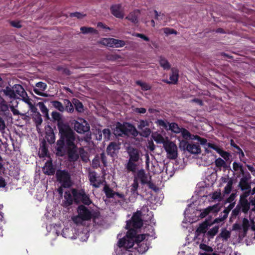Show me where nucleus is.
<instances>
[{
	"label": "nucleus",
	"instance_id": "nucleus-1",
	"mask_svg": "<svg viewBox=\"0 0 255 255\" xmlns=\"http://www.w3.org/2000/svg\"><path fill=\"white\" fill-rule=\"evenodd\" d=\"M58 128L59 133L66 139V145L69 148L68 156L70 160L71 161L77 160L79 158V155L76 151V146L74 142L75 140L74 132L66 124H59Z\"/></svg>",
	"mask_w": 255,
	"mask_h": 255
},
{
	"label": "nucleus",
	"instance_id": "nucleus-2",
	"mask_svg": "<svg viewBox=\"0 0 255 255\" xmlns=\"http://www.w3.org/2000/svg\"><path fill=\"white\" fill-rule=\"evenodd\" d=\"M136 232L134 229H129L127 233L126 237L120 239L118 242V246L120 248L124 247L127 249H129L133 247L134 244H139L149 236L147 234H141L136 236Z\"/></svg>",
	"mask_w": 255,
	"mask_h": 255
},
{
	"label": "nucleus",
	"instance_id": "nucleus-3",
	"mask_svg": "<svg viewBox=\"0 0 255 255\" xmlns=\"http://www.w3.org/2000/svg\"><path fill=\"white\" fill-rule=\"evenodd\" d=\"M77 212L78 215L72 218L73 222L77 225H82L84 221H89L92 218V212L84 205L79 206Z\"/></svg>",
	"mask_w": 255,
	"mask_h": 255
},
{
	"label": "nucleus",
	"instance_id": "nucleus-4",
	"mask_svg": "<svg viewBox=\"0 0 255 255\" xmlns=\"http://www.w3.org/2000/svg\"><path fill=\"white\" fill-rule=\"evenodd\" d=\"M72 193L74 200L76 203L81 201L84 204L88 205L92 203L89 196L86 194L83 190L72 189Z\"/></svg>",
	"mask_w": 255,
	"mask_h": 255
},
{
	"label": "nucleus",
	"instance_id": "nucleus-5",
	"mask_svg": "<svg viewBox=\"0 0 255 255\" xmlns=\"http://www.w3.org/2000/svg\"><path fill=\"white\" fill-rule=\"evenodd\" d=\"M166 153L167 157L170 159H175L178 156V148L175 143L167 140L163 146Z\"/></svg>",
	"mask_w": 255,
	"mask_h": 255
},
{
	"label": "nucleus",
	"instance_id": "nucleus-6",
	"mask_svg": "<svg viewBox=\"0 0 255 255\" xmlns=\"http://www.w3.org/2000/svg\"><path fill=\"white\" fill-rule=\"evenodd\" d=\"M141 213L140 211L136 212L132 216L131 219L127 221V229H134L140 228L143 224L141 219Z\"/></svg>",
	"mask_w": 255,
	"mask_h": 255
},
{
	"label": "nucleus",
	"instance_id": "nucleus-7",
	"mask_svg": "<svg viewBox=\"0 0 255 255\" xmlns=\"http://www.w3.org/2000/svg\"><path fill=\"white\" fill-rule=\"evenodd\" d=\"M222 207L223 205L220 203H218L212 206H209L201 211L199 217L201 218H204L210 214L216 215L218 212L221 211Z\"/></svg>",
	"mask_w": 255,
	"mask_h": 255
},
{
	"label": "nucleus",
	"instance_id": "nucleus-8",
	"mask_svg": "<svg viewBox=\"0 0 255 255\" xmlns=\"http://www.w3.org/2000/svg\"><path fill=\"white\" fill-rule=\"evenodd\" d=\"M57 180L64 187H69L71 185L70 176L68 172L64 170H58L56 172Z\"/></svg>",
	"mask_w": 255,
	"mask_h": 255
},
{
	"label": "nucleus",
	"instance_id": "nucleus-9",
	"mask_svg": "<svg viewBox=\"0 0 255 255\" xmlns=\"http://www.w3.org/2000/svg\"><path fill=\"white\" fill-rule=\"evenodd\" d=\"M180 146L183 147L184 150H186L189 152L193 154H198L201 153V150L199 144L194 143H189L185 140H182L180 142Z\"/></svg>",
	"mask_w": 255,
	"mask_h": 255
},
{
	"label": "nucleus",
	"instance_id": "nucleus-10",
	"mask_svg": "<svg viewBox=\"0 0 255 255\" xmlns=\"http://www.w3.org/2000/svg\"><path fill=\"white\" fill-rule=\"evenodd\" d=\"M81 121V122L75 121L74 124V128L77 132L84 133L90 130V126L85 120Z\"/></svg>",
	"mask_w": 255,
	"mask_h": 255
},
{
	"label": "nucleus",
	"instance_id": "nucleus-11",
	"mask_svg": "<svg viewBox=\"0 0 255 255\" xmlns=\"http://www.w3.org/2000/svg\"><path fill=\"white\" fill-rule=\"evenodd\" d=\"M134 177H136L137 180H140L141 184H147L150 188H152L150 185L151 184V177L145 173L144 170H138Z\"/></svg>",
	"mask_w": 255,
	"mask_h": 255
},
{
	"label": "nucleus",
	"instance_id": "nucleus-12",
	"mask_svg": "<svg viewBox=\"0 0 255 255\" xmlns=\"http://www.w3.org/2000/svg\"><path fill=\"white\" fill-rule=\"evenodd\" d=\"M251 178V176L248 172H247L240 179L239 183V187L241 188L242 191L246 189H251V184L249 183V181Z\"/></svg>",
	"mask_w": 255,
	"mask_h": 255
},
{
	"label": "nucleus",
	"instance_id": "nucleus-13",
	"mask_svg": "<svg viewBox=\"0 0 255 255\" xmlns=\"http://www.w3.org/2000/svg\"><path fill=\"white\" fill-rule=\"evenodd\" d=\"M88 178L91 185L95 188H98L101 184V181L98 179L97 173L95 171H89Z\"/></svg>",
	"mask_w": 255,
	"mask_h": 255
},
{
	"label": "nucleus",
	"instance_id": "nucleus-14",
	"mask_svg": "<svg viewBox=\"0 0 255 255\" xmlns=\"http://www.w3.org/2000/svg\"><path fill=\"white\" fill-rule=\"evenodd\" d=\"M242 227L245 235L250 227L253 231H255V222L253 220L250 221L247 218H244L243 220Z\"/></svg>",
	"mask_w": 255,
	"mask_h": 255
},
{
	"label": "nucleus",
	"instance_id": "nucleus-15",
	"mask_svg": "<svg viewBox=\"0 0 255 255\" xmlns=\"http://www.w3.org/2000/svg\"><path fill=\"white\" fill-rule=\"evenodd\" d=\"M124 135H132L136 136L137 134L135 128L131 124L126 123L123 124Z\"/></svg>",
	"mask_w": 255,
	"mask_h": 255
},
{
	"label": "nucleus",
	"instance_id": "nucleus-16",
	"mask_svg": "<svg viewBox=\"0 0 255 255\" xmlns=\"http://www.w3.org/2000/svg\"><path fill=\"white\" fill-rule=\"evenodd\" d=\"M172 74L170 76V81L167 80H163L162 81L167 84H175L177 83L179 77L178 70L175 68L171 69Z\"/></svg>",
	"mask_w": 255,
	"mask_h": 255
},
{
	"label": "nucleus",
	"instance_id": "nucleus-17",
	"mask_svg": "<svg viewBox=\"0 0 255 255\" xmlns=\"http://www.w3.org/2000/svg\"><path fill=\"white\" fill-rule=\"evenodd\" d=\"M112 13L116 17L123 18L124 16L123 9L121 5H113L111 8Z\"/></svg>",
	"mask_w": 255,
	"mask_h": 255
},
{
	"label": "nucleus",
	"instance_id": "nucleus-18",
	"mask_svg": "<svg viewBox=\"0 0 255 255\" xmlns=\"http://www.w3.org/2000/svg\"><path fill=\"white\" fill-rule=\"evenodd\" d=\"M64 199L62 202V206L64 207H67L73 203L74 197L72 191H66L64 194Z\"/></svg>",
	"mask_w": 255,
	"mask_h": 255
},
{
	"label": "nucleus",
	"instance_id": "nucleus-19",
	"mask_svg": "<svg viewBox=\"0 0 255 255\" xmlns=\"http://www.w3.org/2000/svg\"><path fill=\"white\" fill-rule=\"evenodd\" d=\"M47 85L45 83L39 82L36 84L35 87L33 89L34 93L38 95L46 96V94L43 93L46 89Z\"/></svg>",
	"mask_w": 255,
	"mask_h": 255
},
{
	"label": "nucleus",
	"instance_id": "nucleus-20",
	"mask_svg": "<svg viewBox=\"0 0 255 255\" xmlns=\"http://www.w3.org/2000/svg\"><path fill=\"white\" fill-rule=\"evenodd\" d=\"M128 153L129 156L128 160L138 161L140 157L139 151L135 148H129L128 149Z\"/></svg>",
	"mask_w": 255,
	"mask_h": 255
},
{
	"label": "nucleus",
	"instance_id": "nucleus-21",
	"mask_svg": "<svg viewBox=\"0 0 255 255\" xmlns=\"http://www.w3.org/2000/svg\"><path fill=\"white\" fill-rule=\"evenodd\" d=\"M120 149V145L116 142H112L108 146L107 152L108 154L113 156Z\"/></svg>",
	"mask_w": 255,
	"mask_h": 255
},
{
	"label": "nucleus",
	"instance_id": "nucleus-22",
	"mask_svg": "<svg viewBox=\"0 0 255 255\" xmlns=\"http://www.w3.org/2000/svg\"><path fill=\"white\" fill-rule=\"evenodd\" d=\"M228 215H227L226 211H223L221 213L219 217L216 218L214 221L211 223V225L219 224L222 225L228 218Z\"/></svg>",
	"mask_w": 255,
	"mask_h": 255
},
{
	"label": "nucleus",
	"instance_id": "nucleus-23",
	"mask_svg": "<svg viewBox=\"0 0 255 255\" xmlns=\"http://www.w3.org/2000/svg\"><path fill=\"white\" fill-rule=\"evenodd\" d=\"M45 139L50 144H52L55 141V135L53 129L47 126L46 128Z\"/></svg>",
	"mask_w": 255,
	"mask_h": 255
},
{
	"label": "nucleus",
	"instance_id": "nucleus-24",
	"mask_svg": "<svg viewBox=\"0 0 255 255\" xmlns=\"http://www.w3.org/2000/svg\"><path fill=\"white\" fill-rule=\"evenodd\" d=\"M11 101L9 104V107L14 115H19L20 113L18 110L16 109L18 105V102L17 101V99H10Z\"/></svg>",
	"mask_w": 255,
	"mask_h": 255
},
{
	"label": "nucleus",
	"instance_id": "nucleus-25",
	"mask_svg": "<svg viewBox=\"0 0 255 255\" xmlns=\"http://www.w3.org/2000/svg\"><path fill=\"white\" fill-rule=\"evenodd\" d=\"M13 88L16 94V99H17V96L20 97H23L24 96L26 95V92L21 85L15 84L13 86Z\"/></svg>",
	"mask_w": 255,
	"mask_h": 255
},
{
	"label": "nucleus",
	"instance_id": "nucleus-26",
	"mask_svg": "<svg viewBox=\"0 0 255 255\" xmlns=\"http://www.w3.org/2000/svg\"><path fill=\"white\" fill-rule=\"evenodd\" d=\"M43 172L47 175H53L55 172V168L53 167L51 161H47L43 168Z\"/></svg>",
	"mask_w": 255,
	"mask_h": 255
},
{
	"label": "nucleus",
	"instance_id": "nucleus-27",
	"mask_svg": "<svg viewBox=\"0 0 255 255\" xmlns=\"http://www.w3.org/2000/svg\"><path fill=\"white\" fill-rule=\"evenodd\" d=\"M1 92L3 93V94L10 99H16V94L13 90V87L11 88L7 86L5 89H2Z\"/></svg>",
	"mask_w": 255,
	"mask_h": 255
},
{
	"label": "nucleus",
	"instance_id": "nucleus-28",
	"mask_svg": "<svg viewBox=\"0 0 255 255\" xmlns=\"http://www.w3.org/2000/svg\"><path fill=\"white\" fill-rule=\"evenodd\" d=\"M242 211L244 213H247L250 208V203L248 200H243L239 201Z\"/></svg>",
	"mask_w": 255,
	"mask_h": 255
},
{
	"label": "nucleus",
	"instance_id": "nucleus-29",
	"mask_svg": "<svg viewBox=\"0 0 255 255\" xmlns=\"http://www.w3.org/2000/svg\"><path fill=\"white\" fill-rule=\"evenodd\" d=\"M113 132L116 136H122L124 135L123 124L118 123L114 129Z\"/></svg>",
	"mask_w": 255,
	"mask_h": 255
},
{
	"label": "nucleus",
	"instance_id": "nucleus-30",
	"mask_svg": "<svg viewBox=\"0 0 255 255\" xmlns=\"http://www.w3.org/2000/svg\"><path fill=\"white\" fill-rule=\"evenodd\" d=\"M207 221H205L201 224L197 229L196 232L199 234L205 233L207 232L208 227L212 226Z\"/></svg>",
	"mask_w": 255,
	"mask_h": 255
},
{
	"label": "nucleus",
	"instance_id": "nucleus-31",
	"mask_svg": "<svg viewBox=\"0 0 255 255\" xmlns=\"http://www.w3.org/2000/svg\"><path fill=\"white\" fill-rule=\"evenodd\" d=\"M138 13L139 12L137 11L131 12L126 17V19L130 21L132 23H136L138 22L137 16Z\"/></svg>",
	"mask_w": 255,
	"mask_h": 255
},
{
	"label": "nucleus",
	"instance_id": "nucleus-32",
	"mask_svg": "<svg viewBox=\"0 0 255 255\" xmlns=\"http://www.w3.org/2000/svg\"><path fill=\"white\" fill-rule=\"evenodd\" d=\"M223 180L224 182H227L226 186L224 188V193L225 194H229L232 189L233 181L231 179H228V181H226V178H224Z\"/></svg>",
	"mask_w": 255,
	"mask_h": 255
},
{
	"label": "nucleus",
	"instance_id": "nucleus-33",
	"mask_svg": "<svg viewBox=\"0 0 255 255\" xmlns=\"http://www.w3.org/2000/svg\"><path fill=\"white\" fill-rule=\"evenodd\" d=\"M231 232L224 228L222 229L219 236L222 238L223 240L227 241L231 237Z\"/></svg>",
	"mask_w": 255,
	"mask_h": 255
},
{
	"label": "nucleus",
	"instance_id": "nucleus-34",
	"mask_svg": "<svg viewBox=\"0 0 255 255\" xmlns=\"http://www.w3.org/2000/svg\"><path fill=\"white\" fill-rule=\"evenodd\" d=\"M153 138L157 143H162L163 146L164 145V143H166V141L168 140L167 138L166 140H165L164 138L159 133H154L153 135Z\"/></svg>",
	"mask_w": 255,
	"mask_h": 255
},
{
	"label": "nucleus",
	"instance_id": "nucleus-35",
	"mask_svg": "<svg viewBox=\"0 0 255 255\" xmlns=\"http://www.w3.org/2000/svg\"><path fill=\"white\" fill-rule=\"evenodd\" d=\"M159 64L165 70H168L171 67V66L167 60L163 57H160Z\"/></svg>",
	"mask_w": 255,
	"mask_h": 255
},
{
	"label": "nucleus",
	"instance_id": "nucleus-36",
	"mask_svg": "<svg viewBox=\"0 0 255 255\" xmlns=\"http://www.w3.org/2000/svg\"><path fill=\"white\" fill-rule=\"evenodd\" d=\"M135 161L128 160V162L126 165V168L127 170L129 171H131L132 172H134L136 171L137 164L134 162Z\"/></svg>",
	"mask_w": 255,
	"mask_h": 255
},
{
	"label": "nucleus",
	"instance_id": "nucleus-37",
	"mask_svg": "<svg viewBox=\"0 0 255 255\" xmlns=\"http://www.w3.org/2000/svg\"><path fill=\"white\" fill-rule=\"evenodd\" d=\"M73 103L75 106V108L78 112L82 113L84 111V108L83 104L77 99H74Z\"/></svg>",
	"mask_w": 255,
	"mask_h": 255
},
{
	"label": "nucleus",
	"instance_id": "nucleus-38",
	"mask_svg": "<svg viewBox=\"0 0 255 255\" xmlns=\"http://www.w3.org/2000/svg\"><path fill=\"white\" fill-rule=\"evenodd\" d=\"M181 128H180L177 124L172 123L169 124L168 129L170 130L175 133H178L180 132Z\"/></svg>",
	"mask_w": 255,
	"mask_h": 255
},
{
	"label": "nucleus",
	"instance_id": "nucleus-39",
	"mask_svg": "<svg viewBox=\"0 0 255 255\" xmlns=\"http://www.w3.org/2000/svg\"><path fill=\"white\" fill-rule=\"evenodd\" d=\"M104 191L108 198H113L115 195V192L107 185L104 186Z\"/></svg>",
	"mask_w": 255,
	"mask_h": 255
},
{
	"label": "nucleus",
	"instance_id": "nucleus-40",
	"mask_svg": "<svg viewBox=\"0 0 255 255\" xmlns=\"http://www.w3.org/2000/svg\"><path fill=\"white\" fill-rule=\"evenodd\" d=\"M137 250V251L140 253L143 254L148 250V246L144 243L137 244V247H135Z\"/></svg>",
	"mask_w": 255,
	"mask_h": 255
},
{
	"label": "nucleus",
	"instance_id": "nucleus-41",
	"mask_svg": "<svg viewBox=\"0 0 255 255\" xmlns=\"http://www.w3.org/2000/svg\"><path fill=\"white\" fill-rule=\"evenodd\" d=\"M32 119H33L37 127L40 125L42 122V119L39 113H36L35 114H33Z\"/></svg>",
	"mask_w": 255,
	"mask_h": 255
},
{
	"label": "nucleus",
	"instance_id": "nucleus-42",
	"mask_svg": "<svg viewBox=\"0 0 255 255\" xmlns=\"http://www.w3.org/2000/svg\"><path fill=\"white\" fill-rule=\"evenodd\" d=\"M138 188V183L136 177H134L133 182L131 186V192L133 194L138 195L137 189Z\"/></svg>",
	"mask_w": 255,
	"mask_h": 255
},
{
	"label": "nucleus",
	"instance_id": "nucleus-43",
	"mask_svg": "<svg viewBox=\"0 0 255 255\" xmlns=\"http://www.w3.org/2000/svg\"><path fill=\"white\" fill-rule=\"evenodd\" d=\"M79 153L80 156V157L81 159L85 162H87L89 161V158L88 156V153L86 152L83 148H80L79 149Z\"/></svg>",
	"mask_w": 255,
	"mask_h": 255
},
{
	"label": "nucleus",
	"instance_id": "nucleus-44",
	"mask_svg": "<svg viewBox=\"0 0 255 255\" xmlns=\"http://www.w3.org/2000/svg\"><path fill=\"white\" fill-rule=\"evenodd\" d=\"M136 84L139 86L143 91H147L151 88V86L149 84L141 81H136Z\"/></svg>",
	"mask_w": 255,
	"mask_h": 255
},
{
	"label": "nucleus",
	"instance_id": "nucleus-45",
	"mask_svg": "<svg viewBox=\"0 0 255 255\" xmlns=\"http://www.w3.org/2000/svg\"><path fill=\"white\" fill-rule=\"evenodd\" d=\"M210 196L211 197V198L213 200H217L218 201H221L222 200V197L221 196V190H219L218 191H216L211 194H210Z\"/></svg>",
	"mask_w": 255,
	"mask_h": 255
},
{
	"label": "nucleus",
	"instance_id": "nucleus-46",
	"mask_svg": "<svg viewBox=\"0 0 255 255\" xmlns=\"http://www.w3.org/2000/svg\"><path fill=\"white\" fill-rule=\"evenodd\" d=\"M113 38H103V39H102V40L101 41V43H102V44H103L105 46L112 47H113Z\"/></svg>",
	"mask_w": 255,
	"mask_h": 255
},
{
	"label": "nucleus",
	"instance_id": "nucleus-47",
	"mask_svg": "<svg viewBox=\"0 0 255 255\" xmlns=\"http://www.w3.org/2000/svg\"><path fill=\"white\" fill-rule=\"evenodd\" d=\"M45 141L44 140L40 145V147L39 148V154L40 156L44 157V156L46 155L47 154V150L45 147Z\"/></svg>",
	"mask_w": 255,
	"mask_h": 255
},
{
	"label": "nucleus",
	"instance_id": "nucleus-48",
	"mask_svg": "<svg viewBox=\"0 0 255 255\" xmlns=\"http://www.w3.org/2000/svg\"><path fill=\"white\" fill-rule=\"evenodd\" d=\"M52 105L55 108L57 109L60 112H63L65 110L63 104L59 101H53L52 102Z\"/></svg>",
	"mask_w": 255,
	"mask_h": 255
},
{
	"label": "nucleus",
	"instance_id": "nucleus-49",
	"mask_svg": "<svg viewBox=\"0 0 255 255\" xmlns=\"http://www.w3.org/2000/svg\"><path fill=\"white\" fill-rule=\"evenodd\" d=\"M64 104L65 105V110L68 112L72 113L74 111V108L72 104L68 100H64Z\"/></svg>",
	"mask_w": 255,
	"mask_h": 255
},
{
	"label": "nucleus",
	"instance_id": "nucleus-50",
	"mask_svg": "<svg viewBox=\"0 0 255 255\" xmlns=\"http://www.w3.org/2000/svg\"><path fill=\"white\" fill-rule=\"evenodd\" d=\"M113 47L115 46L116 47H122L126 45V42L121 40L113 38Z\"/></svg>",
	"mask_w": 255,
	"mask_h": 255
},
{
	"label": "nucleus",
	"instance_id": "nucleus-51",
	"mask_svg": "<svg viewBox=\"0 0 255 255\" xmlns=\"http://www.w3.org/2000/svg\"><path fill=\"white\" fill-rule=\"evenodd\" d=\"M60 134L61 138L57 142V150L59 151H61L62 150V149L63 148L64 145V140L66 141L65 138L62 136V134L61 133Z\"/></svg>",
	"mask_w": 255,
	"mask_h": 255
},
{
	"label": "nucleus",
	"instance_id": "nucleus-52",
	"mask_svg": "<svg viewBox=\"0 0 255 255\" xmlns=\"http://www.w3.org/2000/svg\"><path fill=\"white\" fill-rule=\"evenodd\" d=\"M80 30L83 34L89 33H96V30L92 27H87L83 26L80 28Z\"/></svg>",
	"mask_w": 255,
	"mask_h": 255
},
{
	"label": "nucleus",
	"instance_id": "nucleus-53",
	"mask_svg": "<svg viewBox=\"0 0 255 255\" xmlns=\"http://www.w3.org/2000/svg\"><path fill=\"white\" fill-rule=\"evenodd\" d=\"M156 124L159 127H162L165 129H168L169 124L168 123L162 120H158L156 122Z\"/></svg>",
	"mask_w": 255,
	"mask_h": 255
},
{
	"label": "nucleus",
	"instance_id": "nucleus-54",
	"mask_svg": "<svg viewBox=\"0 0 255 255\" xmlns=\"http://www.w3.org/2000/svg\"><path fill=\"white\" fill-rule=\"evenodd\" d=\"M41 112L46 116L48 115V110L45 105L42 102H39L37 104Z\"/></svg>",
	"mask_w": 255,
	"mask_h": 255
},
{
	"label": "nucleus",
	"instance_id": "nucleus-55",
	"mask_svg": "<svg viewBox=\"0 0 255 255\" xmlns=\"http://www.w3.org/2000/svg\"><path fill=\"white\" fill-rule=\"evenodd\" d=\"M161 30L166 35H168L170 34H177V32L174 29L170 28L169 27H165L161 29Z\"/></svg>",
	"mask_w": 255,
	"mask_h": 255
},
{
	"label": "nucleus",
	"instance_id": "nucleus-56",
	"mask_svg": "<svg viewBox=\"0 0 255 255\" xmlns=\"http://www.w3.org/2000/svg\"><path fill=\"white\" fill-rule=\"evenodd\" d=\"M215 164L219 168L225 167L226 166V162L221 158H218L215 160Z\"/></svg>",
	"mask_w": 255,
	"mask_h": 255
},
{
	"label": "nucleus",
	"instance_id": "nucleus-57",
	"mask_svg": "<svg viewBox=\"0 0 255 255\" xmlns=\"http://www.w3.org/2000/svg\"><path fill=\"white\" fill-rule=\"evenodd\" d=\"M219 229V227L218 226H216L214 227L213 228L210 229L208 231L207 235L211 237H214L218 232Z\"/></svg>",
	"mask_w": 255,
	"mask_h": 255
},
{
	"label": "nucleus",
	"instance_id": "nucleus-58",
	"mask_svg": "<svg viewBox=\"0 0 255 255\" xmlns=\"http://www.w3.org/2000/svg\"><path fill=\"white\" fill-rule=\"evenodd\" d=\"M180 133H181L183 137L186 139L190 138L191 134L189 131L183 128H181V131Z\"/></svg>",
	"mask_w": 255,
	"mask_h": 255
},
{
	"label": "nucleus",
	"instance_id": "nucleus-59",
	"mask_svg": "<svg viewBox=\"0 0 255 255\" xmlns=\"http://www.w3.org/2000/svg\"><path fill=\"white\" fill-rule=\"evenodd\" d=\"M245 192L240 195V200H247V198L250 195L251 193V189H246L244 190Z\"/></svg>",
	"mask_w": 255,
	"mask_h": 255
},
{
	"label": "nucleus",
	"instance_id": "nucleus-60",
	"mask_svg": "<svg viewBox=\"0 0 255 255\" xmlns=\"http://www.w3.org/2000/svg\"><path fill=\"white\" fill-rule=\"evenodd\" d=\"M103 134L104 138L106 140H109L111 135V131L108 128H105L102 131Z\"/></svg>",
	"mask_w": 255,
	"mask_h": 255
},
{
	"label": "nucleus",
	"instance_id": "nucleus-61",
	"mask_svg": "<svg viewBox=\"0 0 255 255\" xmlns=\"http://www.w3.org/2000/svg\"><path fill=\"white\" fill-rule=\"evenodd\" d=\"M106 57L109 60L114 61L120 58L121 56L117 54H108L107 55Z\"/></svg>",
	"mask_w": 255,
	"mask_h": 255
},
{
	"label": "nucleus",
	"instance_id": "nucleus-62",
	"mask_svg": "<svg viewBox=\"0 0 255 255\" xmlns=\"http://www.w3.org/2000/svg\"><path fill=\"white\" fill-rule=\"evenodd\" d=\"M22 99V100L25 103H26L29 107L31 106L32 105V102L31 99H30L27 96V93H26V95L24 96L23 97H21Z\"/></svg>",
	"mask_w": 255,
	"mask_h": 255
},
{
	"label": "nucleus",
	"instance_id": "nucleus-63",
	"mask_svg": "<svg viewBox=\"0 0 255 255\" xmlns=\"http://www.w3.org/2000/svg\"><path fill=\"white\" fill-rule=\"evenodd\" d=\"M200 248L201 250L205 251L208 252H212L213 251L212 247L203 244H202L200 245Z\"/></svg>",
	"mask_w": 255,
	"mask_h": 255
},
{
	"label": "nucleus",
	"instance_id": "nucleus-64",
	"mask_svg": "<svg viewBox=\"0 0 255 255\" xmlns=\"http://www.w3.org/2000/svg\"><path fill=\"white\" fill-rule=\"evenodd\" d=\"M92 165L94 168H97L100 165V159L98 156H96L92 160Z\"/></svg>",
	"mask_w": 255,
	"mask_h": 255
}]
</instances>
